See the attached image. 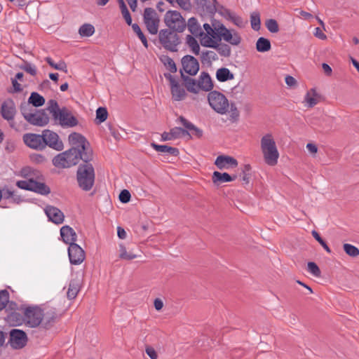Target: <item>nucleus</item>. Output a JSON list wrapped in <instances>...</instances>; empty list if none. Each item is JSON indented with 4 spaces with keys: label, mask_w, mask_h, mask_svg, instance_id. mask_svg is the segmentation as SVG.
<instances>
[{
    "label": "nucleus",
    "mask_w": 359,
    "mask_h": 359,
    "mask_svg": "<svg viewBox=\"0 0 359 359\" xmlns=\"http://www.w3.org/2000/svg\"><path fill=\"white\" fill-rule=\"evenodd\" d=\"M178 121L183 125V126L186 128V130L189 131V133H190V136H189L190 137H191V135H193L197 138H201L203 136V130L201 128L196 127L191 122L189 121L184 116H180L178 118Z\"/></svg>",
    "instance_id": "nucleus-25"
},
{
    "label": "nucleus",
    "mask_w": 359,
    "mask_h": 359,
    "mask_svg": "<svg viewBox=\"0 0 359 359\" xmlns=\"http://www.w3.org/2000/svg\"><path fill=\"white\" fill-rule=\"evenodd\" d=\"M250 22L252 29L258 31L261 26L260 14L258 11L252 12L250 15Z\"/></svg>",
    "instance_id": "nucleus-47"
},
{
    "label": "nucleus",
    "mask_w": 359,
    "mask_h": 359,
    "mask_svg": "<svg viewBox=\"0 0 359 359\" xmlns=\"http://www.w3.org/2000/svg\"><path fill=\"white\" fill-rule=\"evenodd\" d=\"M25 325L34 328L41 325L43 317V310L38 306H29L25 309Z\"/></svg>",
    "instance_id": "nucleus-7"
},
{
    "label": "nucleus",
    "mask_w": 359,
    "mask_h": 359,
    "mask_svg": "<svg viewBox=\"0 0 359 359\" xmlns=\"http://www.w3.org/2000/svg\"><path fill=\"white\" fill-rule=\"evenodd\" d=\"M311 233L313 238L322 245V247L326 250V252L330 253V248H329L326 242L321 238L320 234L316 230H313Z\"/></svg>",
    "instance_id": "nucleus-57"
},
{
    "label": "nucleus",
    "mask_w": 359,
    "mask_h": 359,
    "mask_svg": "<svg viewBox=\"0 0 359 359\" xmlns=\"http://www.w3.org/2000/svg\"><path fill=\"white\" fill-rule=\"evenodd\" d=\"M267 29L271 33H277L279 31L278 24L274 19H268L265 22Z\"/></svg>",
    "instance_id": "nucleus-52"
},
{
    "label": "nucleus",
    "mask_w": 359,
    "mask_h": 359,
    "mask_svg": "<svg viewBox=\"0 0 359 359\" xmlns=\"http://www.w3.org/2000/svg\"><path fill=\"white\" fill-rule=\"evenodd\" d=\"M95 33V27L93 25L85 23L82 25L79 29V34L82 37H90Z\"/></svg>",
    "instance_id": "nucleus-40"
},
{
    "label": "nucleus",
    "mask_w": 359,
    "mask_h": 359,
    "mask_svg": "<svg viewBox=\"0 0 359 359\" xmlns=\"http://www.w3.org/2000/svg\"><path fill=\"white\" fill-rule=\"evenodd\" d=\"M170 133L173 140L178 139L181 137H184L185 135L190 136V133L187 130L184 129L180 127H174L170 130Z\"/></svg>",
    "instance_id": "nucleus-46"
},
{
    "label": "nucleus",
    "mask_w": 359,
    "mask_h": 359,
    "mask_svg": "<svg viewBox=\"0 0 359 359\" xmlns=\"http://www.w3.org/2000/svg\"><path fill=\"white\" fill-rule=\"evenodd\" d=\"M47 110L51 114L52 118H56L57 114L62 109L59 107L58 103L55 100H50L48 102Z\"/></svg>",
    "instance_id": "nucleus-44"
},
{
    "label": "nucleus",
    "mask_w": 359,
    "mask_h": 359,
    "mask_svg": "<svg viewBox=\"0 0 359 359\" xmlns=\"http://www.w3.org/2000/svg\"><path fill=\"white\" fill-rule=\"evenodd\" d=\"M217 12H218V13L223 16L224 18H225L226 19H227L229 18V16L231 14V11L225 8L224 6L222 5H219L217 4Z\"/></svg>",
    "instance_id": "nucleus-61"
},
{
    "label": "nucleus",
    "mask_w": 359,
    "mask_h": 359,
    "mask_svg": "<svg viewBox=\"0 0 359 359\" xmlns=\"http://www.w3.org/2000/svg\"><path fill=\"white\" fill-rule=\"evenodd\" d=\"M233 78V74L226 67H221L217 70L216 79L219 82H225Z\"/></svg>",
    "instance_id": "nucleus-35"
},
{
    "label": "nucleus",
    "mask_w": 359,
    "mask_h": 359,
    "mask_svg": "<svg viewBox=\"0 0 359 359\" xmlns=\"http://www.w3.org/2000/svg\"><path fill=\"white\" fill-rule=\"evenodd\" d=\"M217 1L212 0L210 2L208 0H197L196 9L201 15L213 17L217 12Z\"/></svg>",
    "instance_id": "nucleus-16"
},
{
    "label": "nucleus",
    "mask_w": 359,
    "mask_h": 359,
    "mask_svg": "<svg viewBox=\"0 0 359 359\" xmlns=\"http://www.w3.org/2000/svg\"><path fill=\"white\" fill-rule=\"evenodd\" d=\"M230 109V120L233 122L237 121L239 117V111L235 103H231Z\"/></svg>",
    "instance_id": "nucleus-59"
},
{
    "label": "nucleus",
    "mask_w": 359,
    "mask_h": 359,
    "mask_svg": "<svg viewBox=\"0 0 359 359\" xmlns=\"http://www.w3.org/2000/svg\"><path fill=\"white\" fill-rule=\"evenodd\" d=\"M0 113L4 119L8 121H13L16 114L14 101L12 99L5 100L1 104Z\"/></svg>",
    "instance_id": "nucleus-19"
},
{
    "label": "nucleus",
    "mask_w": 359,
    "mask_h": 359,
    "mask_svg": "<svg viewBox=\"0 0 359 359\" xmlns=\"http://www.w3.org/2000/svg\"><path fill=\"white\" fill-rule=\"evenodd\" d=\"M24 118L30 124L36 126H44L49 122V117L44 109L36 110V112H29L21 108Z\"/></svg>",
    "instance_id": "nucleus-9"
},
{
    "label": "nucleus",
    "mask_w": 359,
    "mask_h": 359,
    "mask_svg": "<svg viewBox=\"0 0 359 359\" xmlns=\"http://www.w3.org/2000/svg\"><path fill=\"white\" fill-rule=\"evenodd\" d=\"M182 72L190 76H195L199 71L200 65L198 60L192 55H186L181 60Z\"/></svg>",
    "instance_id": "nucleus-13"
},
{
    "label": "nucleus",
    "mask_w": 359,
    "mask_h": 359,
    "mask_svg": "<svg viewBox=\"0 0 359 359\" xmlns=\"http://www.w3.org/2000/svg\"><path fill=\"white\" fill-rule=\"evenodd\" d=\"M215 164L219 170H222L236 168L238 163L232 156L221 155L217 157Z\"/></svg>",
    "instance_id": "nucleus-22"
},
{
    "label": "nucleus",
    "mask_w": 359,
    "mask_h": 359,
    "mask_svg": "<svg viewBox=\"0 0 359 359\" xmlns=\"http://www.w3.org/2000/svg\"><path fill=\"white\" fill-rule=\"evenodd\" d=\"M319 97L320 95L317 93L316 90L311 88L306 93L304 97V101L306 102V106L309 108L313 107L318 103Z\"/></svg>",
    "instance_id": "nucleus-33"
},
{
    "label": "nucleus",
    "mask_w": 359,
    "mask_h": 359,
    "mask_svg": "<svg viewBox=\"0 0 359 359\" xmlns=\"http://www.w3.org/2000/svg\"><path fill=\"white\" fill-rule=\"evenodd\" d=\"M60 236L62 241L69 245L71 243H75L77 239L75 231L68 225L63 226L60 229Z\"/></svg>",
    "instance_id": "nucleus-24"
},
{
    "label": "nucleus",
    "mask_w": 359,
    "mask_h": 359,
    "mask_svg": "<svg viewBox=\"0 0 359 359\" xmlns=\"http://www.w3.org/2000/svg\"><path fill=\"white\" fill-rule=\"evenodd\" d=\"M131 195L128 190L123 189L121 191L118 198L123 203H127L130 201Z\"/></svg>",
    "instance_id": "nucleus-60"
},
{
    "label": "nucleus",
    "mask_w": 359,
    "mask_h": 359,
    "mask_svg": "<svg viewBox=\"0 0 359 359\" xmlns=\"http://www.w3.org/2000/svg\"><path fill=\"white\" fill-rule=\"evenodd\" d=\"M45 60L51 67L54 68L55 69L67 73V66L65 61L60 60L58 63H55L50 57H46Z\"/></svg>",
    "instance_id": "nucleus-39"
},
{
    "label": "nucleus",
    "mask_w": 359,
    "mask_h": 359,
    "mask_svg": "<svg viewBox=\"0 0 359 359\" xmlns=\"http://www.w3.org/2000/svg\"><path fill=\"white\" fill-rule=\"evenodd\" d=\"M81 284V279L76 277L70 280L69 284L68 290L67 292V298L69 299H74L78 294Z\"/></svg>",
    "instance_id": "nucleus-29"
},
{
    "label": "nucleus",
    "mask_w": 359,
    "mask_h": 359,
    "mask_svg": "<svg viewBox=\"0 0 359 359\" xmlns=\"http://www.w3.org/2000/svg\"><path fill=\"white\" fill-rule=\"evenodd\" d=\"M44 211L48 219L53 223L55 224L63 223L65 215L59 208L53 205H46Z\"/></svg>",
    "instance_id": "nucleus-20"
},
{
    "label": "nucleus",
    "mask_w": 359,
    "mask_h": 359,
    "mask_svg": "<svg viewBox=\"0 0 359 359\" xmlns=\"http://www.w3.org/2000/svg\"><path fill=\"white\" fill-rule=\"evenodd\" d=\"M158 40L161 46L170 52L177 51V46L181 43L178 32L162 29L158 32Z\"/></svg>",
    "instance_id": "nucleus-4"
},
{
    "label": "nucleus",
    "mask_w": 359,
    "mask_h": 359,
    "mask_svg": "<svg viewBox=\"0 0 359 359\" xmlns=\"http://www.w3.org/2000/svg\"><path fill=\"white\" fill-rule=\"evenodd\" d=\"M9 302V293L6 290L0 291V311L3 310Z\"/></svg>",
    "instance_id": "nucleus-56"
},
{
    "label": "nucleus",
    "mask_w": 359,
    "mask_h": 359,
    "mask_svg": "<svg viewBox=\"0 0 359 359\" xmlns=\"http://www.w3.org/2000/svg\"><path fill=\"white\" fill-rule=\"evenodd\" d=\"M95 180V172L91 161L80 163L76 170V181L79 187L83 191H88L93 187Z\"/></svg>",
    "instance_id": "nucleus-2"
},
{
    "label": "nucleus",
    "mask_w": 359,
    "mask_h": 359,
    "mask_svg": "<svg viewBox=\"0 0 359 359\" xmlns=\"http://www.w3.org/2000/svg\"><path fill=\"white\" fill-rule=\"evenodd\" d=\"M130 26L132 27L134 32L137 34L138 38L142 41L143 46L146 48H147L149 46L147 39L145 35L144 34V33L142 32V29H140V26L137 23H134V24L132 23V25H130Z\"/></svg>",
    "instance_id": "nucleus-45"
},
{
    "label": "nucleus",
    "mask_w": 359,
    "mask_h": 359,
    "mask_svg": "<svg viewBox=\"0 0 359 359\" xmlns=\"http://www.w3.org/2000/svg\"><path fill=\"white\" fill-rule=\"evenodd\" d=\"M143 22L149 34L152 35L158 34L160 19L154 8H144L143 13Z\"/></svg>",
    "instance_id": "nucleus-8"
},
{
    "label": "nucleus",
    "mask_w": 359,
    "mask_h": 359,
    "mask_svg": "<svg viewBox=\"0 0 359 359\" xmlns=\"http://www.w3.org/2000/svg\"><path fill=\"white\" fill-rule=\"evenodd\" d=\"M187 27L190 33L194 36H202L204 34L197 19L194 17L188 20Z\"/></svg>",
    "instance_id": "nucleus-30"
},
{
    "label": "nucleus",
    "mask_w": 359,
    "mask_h": 359,
    "mask_svg": "<svg viewBox=\"0 0 359 359\" xmlns=\"http://www.w3.org/2000/svg\"><path fill=\"white\" fill-rule=\"evenodd\" d=\"M68 139L72 148L58 154L53 158L54 166L66 168L77 165L81 160L83 162L93 161V149L83 135L74 132L69 135Z\"/></svg>",
    "instance_id": "nucleus-1"
},
{
    "label": "nucleus",
    "mask_w": 359,
    "mask_h": 359,
    "mask_svg": "<svg viewBox=\"0 0 359 359\" xmlns=\"http://www.w3.org/2000/svg\"><path fill=\"white\" fill-rule=\"evenodd\" d=\"M43 133L41 135L35 133H26L23 135V141L25 144L29 148L36 150H43L44 138L43 137Z\"/></svg>",
    "instance_id": "nucleus-18"
},
{
    "label": "nucleus",
    "mask_w": 359,
    "mask_h": 359,
    "mask_svg": "<svg viewBox=\"0 0 359 359\" xmlns=\"http://www.w3.org/2000/svg\"><path fill=\"white\" fill-rule=\"evenodd\" d=\"M165 78L170 81L172 98L176 101H180L185 97L184 89L180 86L178 81L170 73H164Z\"/></svg>",
    "instance_id": "nucleus-14"
},
{
    "label": "nucleus",
    "mask_w": 359,
    "mask_h": 359,
    "mask_svg": "<svg viewBox=\"0 0 359 359\" xmlns=\"http://www.w3.org/2000/svg\"><path fill=\"white\" fill-rule=\"evenodd\" d=\"M120 257L123 259L126 260H131L136 257H137V255L135 254H133L131 252H127L126 248L123 245L120 246Z\"/></svg>",
    "instance_id": "nucleus-55"
},
{
    "label": "nucleus",
    "mask_w": 359,
    "mask_h": 359,
    "mask_svg": "<svg viewBox=\"0 0 359 359\" xmlns=\"http://www.w3.org/2000/svg\"><path fill=\"white\" fill-rule=\"evenodd\" d=\"M164 22L168 29L183 32L187 27V23L181 13L177 11H168L164 15Z\"/></svg>",
    "instance_id": "nucleus-5"
},
{
    "label": "nucleus",
    "mask_w": 359,
    "mask_h": 359,
    "mask_svg": "<svg viewBox=\"0 0 359 359\" xmlns=\"http://www.w3.org/2000/svg\"><path fill=\"white\" fill-rule=\"evenodd\" d=\"M208 100L210 106L218 114H224L229 106L226 96L222 93L212 90L208 95Z\"/></svg>",
    "instance_id": "nucleus-6"
},
{
    "label": "nucleus",
    "mask_w": 359,
    "mask_h": 359,
    "mask_svg": "<svg viewBox=\"0 0 359 359\" xmlns=\"http://www.w3.org/2000/svg\"><path fill=\"white\" fill-rule=\"evenodd\" d=\"M202 46L215 48L218 53L224 57H229L231 55V47L226 43H218L210 38L208 41L201 42Z\"/></svg>",
    "instance_id": "nucleus-21"
},
{
    "label": "nucleus",
    "mask_w": 359,
    "mask_h": 359,
    "mask_svg": "<svg viewBox=\"0 0 359 359\" xmlns=\"http://www.w3.org/2000/svg\"><path fill=\"white\" fill-rule=\"evenodd\" d=\"M308 271L315 277H320L321 271L318 266L313 262H309L307 264Z\"/></svg>",
    "instance_id": "nucleus-54"
},
{
    "label": "nucleus",
    "mask_w": 359,
    "mask_h": 359,
    "mask_svg": "<svg viewBox=\"0 0 359 359\" xmlns=\"http://www.w3.org/2000/svg\"><path fill=\"white\" fill-rule=\"evenodd\" d=\"M53 120L62 128H72L78 124L76 118L65 107L58 112L57 117L53 118Z\"/></svg>",
    "instance_id": "nucleus-10"
},
{
    "label": "nucleus",
    "mask_w": 359,
    "mask_h": 359,
    "mask_svg": "<svg viewBox=\"0 0 359 359\" xmlns=\"http://www.w3.org/2000/svg\"><path fill=\"white\" fill-rule=\"evenodd\" d=\"M9 344L15 349L25 347L27 343V336L25 331L19 329H13L9 334Z\"/></svg>",
    "instance_id": "nucleus-12"
},
{
    "label": "nucleus",
    "mask_w": 359,
    "mask_h": 359,
    "mask_svg": "<svg viewBox=\"0 0 359 359\" xmlns=\"http://www.w3.org/2000/svg\"><path fill=\"white\" fill-rule=\"evenodd\" d=\"M198 86L199 89L206 92L211 91L213 88V83L208 72H203L201 73L198 80Z\"/></svg>",
    "instance_id": "nucleus-26"
},
{
    "label": "nucleus",
    "mask_w": 359,
    "mask_h": 359,
    "mask_svg": "<svg viewBox=\"0 0 359 359\" xmlns=\"http://www.w3.org/2000/svg\"><path fill=\"white\" fill-rule=\"evenodd\" d=\"M261 149L266 164L271 166L277 164L279 152L271 134L268 133L262 137Z\"/></svg>",
    "instance_id": "nucleus-3"
},
{
    "label": "nucleus",
    "mask_w": 359,
    "mask_h": 359,
    "mask_svg": "<svg viewBox=\"0 0 359 359\" xmlns=\"http://www.w3.org/2000/svg\"><path fill=\"white\" fill-rule=\"evenodd\" d=\"M8 322L13 326H18L25 323V316L16 311L11 312L7 316Z\"/></svg>",
    "instance_id": "nucleus-36"
},
{
    "label": "nucleus",
    "mask_w": 359,
    "mask_h": 359,
    "mask_svg": "<svg viewBox=\"0 0 359 359\" xmlns=\"http://www.w3.org/2000/svg\"><path fill=\"white\" fill-rule=\"evenodd\" d=\"M182 79L184 82L185 87L189 92L193 93H197L198 92V81L189 77V76L184 75L182 70L180 69Z\"/></svg>",
    "instance_id": "nucleus-31"
},
{
    "label": "nucleus",
    "mask_w": 359,
    "mask_h": 359,
    "mask_svg": "<svg viewBox=\"0 0 359 359\" xmlns=\"http://www.w3.org/2000/svg\"><path fill=\"white\" fill-rule=\"evenodd\" d=\"M203 29L205 31L206 35L209 36V39L210 38L212 39V38H216L217 31L215 32L208 23L203 24Z\"/></svg>",
    "instance_id": "nucleus-62"
},
{
    "label": "nucleus",
    "mask_w": 359,
    "mask_h": 359,
    "mask_svg": "<svg viewBox=\"0 0 359 359\" xmlns=\"http://www.w3.org/2000/svg\"><path fill=\"white\" fill-rule=\"evenodd\" d=\"M68 256L69 262L74 265L81 264L86 257L84 250L76 243L69 246Z\"/></svg>",
    "instance_id": "nucleus-15"
},
{
    "label": "nucleus",
    "mask_w": 359,
    "mask_h": 359,
    "mask_svg": "<svg viewBox=\"0 0 359 359\" xmlns=\"http://www.w3.org/2000/svg\"><path fill=\"white\" fill-rule=\"evenodd\" d=\"M33 179H27V180H18L16 185L21 189L31 191L32 189Z\"/></svg>",
    "instance_id": "nucleus-53"
},
{
    "label": "nucleus",
    "mask_w": 359,
    "mask_h": 359,
    "mask_svg": "<svg viewBox=\"0 0 359 359\" xmlns=\"http://www.w3.org/2000/svg\"><path fill=\"white\" fill-rule=\"evenodd\" d=\"M237 175H231L227 172H220L215 171L212 176V180L214 184H222L224 182H230L237 178Z\"/></svg>",
    "instance_id": "nucleus-28"
},
{
    "label": "nucleus",
    "mask_w": 359,
    "mask_h": 359,
    "mask_svg": "<svg viewBox=\"0 0 359 359\" xmlns=\"http://www.w3.org/2000/svg\"><path fill=\"white\" fill-rule=\"evenodd\" d=\"M42 180H33L32 191L46 196L50 193V189Z\"/></svg>",
    "instance_id": "nucleus-34"
},
{
    "label": "nucleus",
    "mask_w": 359,
    "mask_h": 359,
    "mask_svg": "<svg viewBox=\"0 0 359 359\" xmlns=\"http://www.w3.org/2000/svg\"><path fill=\"white\" fill-rule=\"evenodd\" d=\"M175 3H177L181 8L185 11H190L191 8V4L189 0H175Z\"/></svg>",
    "instance_id": "nucleus-64"
},
{
    "label": "nucleus",
    "mask_w": 359,
    "mask_h": 359,
    "mask_svg": "<svg viewBox=\"0 0 359 359\" xmlns=\"http://www.w3.org/2000/svg\"><path fill=\"white\" fill-rule=\"evenodd\" d=\"M187 43L190 47L191 52L196 55H198L200 53V46L198 43L197 40L192 35L187 36Z\"/></svg>",
    "instance_id": "nucleus-41"
},
{
    "label": "nucleus",
    "mask_w": 359,
    "mask_h": 359,
    "mask_svg": "<svg viewBox=\"0 0 359 359\" xmlns=\"http://www.w3.org/2000/svg\"><path fill=\"white\" fill-rule=\"evenodd\" d=\"M151 147L156 151L162 154H167L175 157H177L180 155V151L176 147H172L166 144H158L154 142L151 143Z\"/></svg>",
    "instance_id": "nucleus-27"
},
{
    "label": "nucleus",
    "mask_w": 359,
    "mask_h": 359,
    "mask_svg": "<svg viewBox=\"0 0 359 359\" xmlns=\"http://www.w3.org/2000/svg\"><path fill=\"white\" fill-rule=\"evenodd\" d=\"M227 20H231L232 22H233L234 25L239 27H244V22L242 18L236 15L233 13H231V14L229 16Z\"/></svg>",
    "instance_id": "nucleus-58"
},
{
    "label": "nucleus",
    "mask_w": 359,
    "mask_h": 359,
    "mask_svg": "<svg viewBox=\"0 0 359 359\" xmlns=\"http://www.w3.org/2000/svg\"><path fill=\"white\" fill-rule=\"evenodd\" d=\"M19 67L32 76H35L37 73L36 66L26 60H23L22 64Z\"/></svg>",
    "instance_id": "nucleus-49"
},
{
    "label": "nucleus",
    "mask_w": 359,
    "mask_h": 359,
    "mask_svg": "<svg viewBox=\"0 0 359 359\" xmlns=\"http://www.w3.org/2000/svg\"><path fill=\"white\" fill-rule=\"evenodd\" d=\"M161 61L171 73H175L177 71L176 64L170 57L163 55L161 57Z\"/></svg>",
    "instance_id": "nucleus-42"
},
{
    "label": "nucleus",
    "mask_w": 359,
    "mask_h": 359,
    "mask_svg": "<svg viewBox=\"0 0 359 359\" xmlns=\"http://www.w3.org/2000/svg\"><path fill=\"white\" fill-rule=\"evenodd\" d=\"M42 133L43 137L44 138L43 149L48 146L58 151L63 149V143L60 140L59 135L56 133L50 130H44Z\"/></svg>",
    "instance_id": "nucleus-11"
},
{
    "label": "nucleus",
    "mask_w": 359,
    "mask_h": 359,
    "mask_svg": "<svg viewBox=\"0 0 359 359\" xmlns=\"http://www.w3.org/2000/svg\"><path fill=\"white\" fill-rule=\"evenodd\" d=\"M11 83L13 85V88L8 90V92L9 93H20L22 90V88L21 87V85L18 83V81H16V79H14L12 78Z\"/></svg>",
    "instance_id": "nucleus-63"
},
{
    "label": "nucleus",
    "mask_w": 359,
    "mask_h": 359,
    "mask_svg": "<svg viewBox=\"0 0 359 359\" xmlns=\"http://www.w3.org/2000/svg\"><path fill=\"white\" fill-rule=\"evenodd\" d=\"M251 176V166L249 164H245L242 169L241 172L240 174V177H242L243 183L245 184H248L250 182V178Z\"/></svg>",
    "instance_id": "nucleus-48"
},
{
    "label": "nucleus",
    "mask_w": 359,
    "mask_h": 359,
    "mask_svg": "<svg viewBox=\"0 0 359 359\" xmlns=\"http://www.w3.org/2000/svg\"><path fill=\"white\" fill-rule=\"evenodd\" d=\"M217 36L219 38V40H221L222 38L230 44L233 46H237L241 43V38L239 34L236 32H234L233 34H231V31L228 29L223 24H221L217 29Z\"/></svg>",
    "instance_id": "nucleus-17"
},
{
    "label": "nucleus",
    "mask_w": 359,
    "mask_h": 359,
    "mask_svg": "<svg viewBox=\"0 0 359 359\" xmlns=\"http://www.w3.org/2000/svg\"><path fill=\"white\" fill-rule=\"evenodd\" d=\"M117 1L119 4L120 9H121V13L123 15V17L125 19L126 23L128 25H132V18H131L130 13L124 1L123 0H117Z\"/></svg>",
    "instance_id": "nucleus-43"
},
{
    "label": "nucleus",
    "mask_w": 359,
    "mask_h": 359,
    "mask_svg": "<svg viewBox=\"0 0 359 359\" xmlns=\"http://www.w3.org/2000/svg\"><path fill=\"white\" fill-rule=\"evenodd\" d=\"M218 60L217 53L213 50L202 51L201 55V62L203 65L210 67L212 61Z\"/></svg>",
    "instance_id": "nucleus-32"
},
{
    "label": "nucleus",
    "mask_w": 359,
    "mask_h": 359,
    "mask_svg": "<svg viewBox=\"0 0 359 359\" xmlns=\"http://www.w3.org/2000/svg\"><path fill=\"white\" fill-rule=\"evenodd\" d=\"M271 44L269 39L264 37H259L256 42V49L259 53H265L270 50Z\"/></svg>",
    "instance_id": "nucleus-37"
},
{
    "label": "nucleus",
    "mask_w": 359,
    "mask_h": 359,
    "mask_svg": "<svg viewBox=\"0 0 359 359\" xmlns=\"http://www.w3.org/2000/svg\"><path fill=\"white\" fill-rule=\"evenodd\" d=\"M43 320L41 322V327L44 329H49L53 326L55 323L57 319L58 318V315L57 313L56 309L54 308H51L47 310L46 312H43Z\"/></svg>",
    "instance_id": "nucleus-23"
},
{
    "label": "nucleus",
    "mask_w": 359,
    "mask_h": 359,
    "mask_svg": "<svg viewBox=\"0 0 359 359\" xmlns=\"http://www.w3.org/2000/svg\"><path fill=\"white\" fill-rule=\"evenodd\" d=\"M45 98L36 92H32L28 99L29 103L35 107H39L44 104Z\"/></svg>",
    "instance_id": "nucleus-38"
},
{
    "label": "nucleus",
    "mask_w": 359,
    "mask_h": 359,
    "mask_svg": "<svg viewBox=\"0 0 359 359\" xmlns=\"http://www.w3.org/2000/svg\"><path fill=\"white\" fill-rule=\"evenodd\" d=\"M108 116V111L106 107H100L96 110V121L102 123L105 121Z\"/></svg>",
    "instance_id": "nucleus-50"
},
{
    "label": "nucleus",
    "mask_w": 359,
    "mask_h": 359,
    "mask_svg": "<svg viewBox=\"0 0 359 359\" xmlns=\"http://www.w3.org/2000/svg\"><path fill=\"white\" fill-rule=\"evenodd\" d=\"M344 252L352 257H355L359 255V249L353 245L345 243L343 245Z\"/></svg>",
    "instance_id": "nucleus-51"
}]
</instances>
